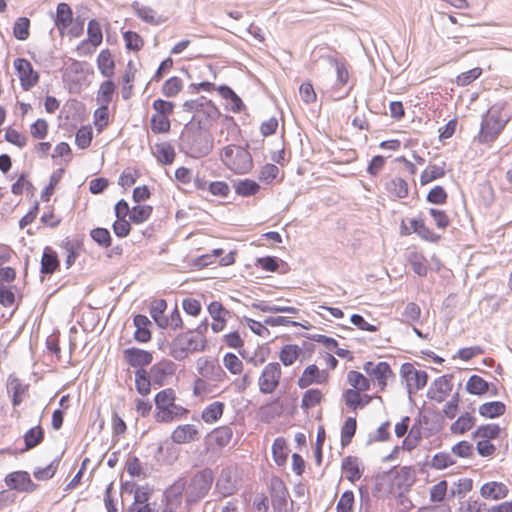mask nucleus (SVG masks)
Returning <instances> with one entry per match:
<instances>
[{
  "mask_svg": "<svg viewBox=\"0 0 512 512\" xmlns=\"http://www.w3.org/2000/svg\"><path fill=\"white\" fill-rule=\"evenodd\" d=\"M362 373L349 370L346 374L347 388L343 390L341 399L345 407L352 412L363 410L374 399L382 401L381 393L388 390L396 374L386 361H367L363 364Z\"/></svg>",
  "mask_w": 512,
  "mask_h": 512,
  "instance_id": "1",
  "label": "nucleus"
},
{
  "mask_svg": "<svg viewBox=\"0 0 512 512\" xmlns=\"http://www.w3.org/2000/svg\"><path fill=\"white\" fill-rule=\"evenodd\" d=\"M177 394L173 388H165L154 397V420L157 423L169 424L185 419L190 411L176 403Z\"/></svg>",
  "mask_w": 512,
  "mask_h": 512,
  "instance_id": "2",
  "label": "nucleus"
},
{
  "mask_svg": "<svg viewBox=\"0 0 512 512\" xmlns=\"http://www.w3.org/2000/svg\"><path fill=\"white\" fill-rule=\"evenodd\" d=\"M510 119L511 117L503 104L491 106L482 118L478 141L482 144L494 142L504 131Z\"/></svg>",
  "mask_w": 512,
  "mask_h": 512,
  "instance_id": "3",
  "label": "nucleus"
},
{
  "mask_svg": "<svg viewBox=\"0 0 512 512\" xmlns=\"http://www.w3.org/2000/svg\"><path fill=\"white\" fill-rule=\"evenodd\" d=\"M199 373L202 377H196L193 381V396L202 401L218 396L220 394L218 385L208 380V375H213L216 381H223L226 377L223 369L213 361L206 360L199 368Z\"/></svg>",
  "mask_w": 512,
  "mask_h": 512,
  "instance_id": "4",
  "label": "nucleus"
},
{
  "mask_svg": "<svg viewBox=\"0 0 512 512\" xmlns=\"http://www.w3.org/2000/svg\"><path fill=\"white\" fill-rule=\"evenodd\" d=\"M206 347V339L203 335L193 330L178 334L168 344L169 355L176 360H183L191 353L203 351Z\"/></svg>",
  "mask_w": 512,
  "mask_h": 512,
  "instance_id": "5",
  "label": "nucleus"
},
{
  "mask_svg": "<svg viewBox=\"0 0 512 512\" xmlns=\"http://www.w3.org/2000/svg\"><path fill=\"white\" fill-rule=\"evenodd\" d=\"M503 432L504 429L494 422L479 425L472 433L478 454L482 457L492 456L497 449L493 441L500 439Z\"/></svg>",
  "mask_w": 512,
  "mask_h": 512,
  "instance_id": "6",
  "label": "nucleus"
},
{
  "mask_svg": "<svg viewBox=\"0 0 512 512\" xmlns=\"http://www.w3.org/2000/svg\"><path fill=\"white\" fill-rule=\"evenodd\" d=\"M220 157L222 162L236 174L249 172L253 165L251 154L241 146L228 145L224 147Z\"/></svg>",
  "mask_w": 512,
  "mask_h": 512,
  "instance_id": "7",
  "label": "nucleus"
},
{
  "mask_svg": "<svg viewBox=\"0 0 512 512\" xmlns=\"http://www.w3.org/2000/svg\"><path fill=\"white\" fill-rule=\"evenodd\" d=\"M54 24L61 37L77 38L83 33V22L73 18L72 9L67 3L57 5Z\"/></svg>",
  "mask_w": 512,
  "mask_h": 512,
  "instance_id": "8",
  "label": "nucleus"
},
{
  "mask_svg": "<svg viewBox=\"0 0 512 512\" xmlns=\"http://www.w3.org/2000/svg\"><path fill=\"white\" fill-rule=\"evenodd\" d=\"M153 114L150 119L151 131L155 134H166L171 129L170 117L174 113L175 103L158 98L152 103Z\"/></svg>",
  "mask_w": 512,
  "mask_h": 512,
  "instance_id": "9",
  "label": "nucleus"
},
{
  "mask_svg": "<svg viewBox=\"0 0 512 512\" xmlns=\"http://www.w3.org/2000/svg\"><path fill=\"white\" fill-rule=\"evenodd\" d=\"M213 482V475L210 470H202L197 472L189 481L186 490V507L192 503H196L209 492Z\"/></svg>",
  "mask_w": 512,
  "mask_h": 512,
  "instance_id": "10",
  "label": "nucleus"
},
{
  "mask_svg": "<svg viewBox=\"0 0 512 512\" xmlns=\"http://www.w3.org/2000/svg\"><path fill=\"white\" fill-rule=\"evenodd\" d=\"M412 233L417 234L421 239L430 242L437 243L440 241L441 236L434 232L421 217L413 218L409 220V225L405 220L400 223V235L409 236Z\"/></svg>",
  "mask_w": 512,
  "mask_h": 512,
  "instance_id": "11",
  "label": "nucleus"
},
{
  "mask_svg": "<svg viewBox=\"0 0 512 512\" xmlns=\"http://www.w3.org/2000/svg\"><path fill=\"white\" fill-rule=\"evenodd\" d=\"M88 74L89 71L86 69L85 63L71 60L65 68L63 81L68 86L70 92L77 93L83 88Z\"/></svg>",
  "mask_w": 512,
  "mask_h": 512,
  "instance_id": "12",
  "label": "nucleus"
},
{
  "mask_svg": "<svg viewBox=\"0 0 512 512\" xmlns=\"http://www.w3.org/2000/svg\"><path fill=\"white\" fill-rule=\"evenodd\" d=\"M400 375L405 382L409 395L422 390L428 382V374L424 370H418L411 363H404L400 368Z\"/></svg>",
  "mask_w": 512,
  "mask_h": 512,
  "instance_id": "13",
  "label": "nucleus"
},
{
  "mask_svg": "<svg viewBox=\"0 0 512 512\" xmlns=\"http://www.w3.org/2000/svg\"><path fill=\"white\" fill-rule=\"evenodd\" d=\"M282 377V369L279 363L270 362L264 366L258 378L259 391L263 394H272L276 391Z\"/></svg>",
  "mask_w": 512,
  "mask_h": 512,
  "instance_id": "14",
  "label": "nucleus"
},
{
  "mask_svg": "<svg viewBox=\"0 0 512 512\" xmlns=\"http://www.w3.org/2000/svg\"><path fill=\"white\" fill-rule=\"evenodd\" d=\"M219 109L211 102L200 104L193 115V121L197 123L199 131L206 132L213 128L220 119Z\"/></svg>",
  "mask_w": 512,
  "mask_h": 512,
  "instance_id": "15",
  "label": "nucleus"
},
{
  "mask_svg": "<svg viewBox=\"0 0 512 512\" xmlns=\"http://www.w3.org/2000/svg\"><path fill=\"white\" fill-rule=\"evenodd\" d=\"M382 186L384 195L391 201H398L409 196V183L401 176L386 175L382 181Z\"/></svg>",
  "mask_w": 512,
  "mask_h": 512,
  "instance_id": "16",
  "label": "nucleus"
},
{
  "mask_svg": "<svg viewBox=\"0 0 512 512\" xmlns=\"http://www.w3.org/2000/svg\"><path fill=\"white\" fill-rule=\"evenodd\" d=\"M13 67L23 90L29 91L38 84L40 75L38 71L33 68L29 60L20 57L16 58L13 61Z\"/></svg>",
  "mask_w": 512,
  "mask_h": 512,
  "instance_id": "17",
  "label": "nucleus"
},
{
  "mask_svg": "<svg viewBox=\"0 0 512 512\" xmlns=\"http://www.w3.org/2000/svg\"><path fill=\"white\" fill-rule=\"evenodd\" d=\"M391 473L390 493L409 492L415 482V469L411 466H402Z\"/></svg>",
  "mask_w": 512,
  "mask_h": 512,
  "instance_id": "18",
  "label": "nucleus"
},
{
  "mask_svg": "<svg viewBox=\"0 0 512 512\" xmlns=\"http://www.w3.org/2000/svg\"><path fill=\"white\" fill-rule=\"evenodd\" d=\"M114 212L116 216V220L112 225L114 234L119 238L127 237L132 229L131 224H133L130 219L127 220L130 212V207L127 201L124 199L119 200L115 204Z\"/></svg>",
  "mask_w": 512,
  "mask_h": 512,
  "instance_id": "19",
  "label": "nucleus"
},
{
  "mask_svg": "<svg viewBox=\"0 0 512 512\" xmlns=\"http://www.w3.org/2000/svg\"><path fill=\"white\" fill-rule=\"evenodd\" d=\"M330 375L326 370H320L317 365L310 364L303 370L301 376L297 380V385L301 389H305L312 384H327Z\"/></svg>",
  "mask_w": 512,
  "mask_h": 512,
  "instance_id": "20",
  "label": "nucleus"
},
{
  "mask_svg": "<svg viewBox=\"0 0 512 512\" xmlns=\"http://www.w3.org/2000/svg\"><path fill=\"white\" fill-rule=\"evenodd\" d=\"M201 437L199 428L194 424H179L170 434V439L174 444L186 445L197 442Z\"/></svg>",
  "mask_w": 512,
  "mask_h": 512,
  "instance_id": "21",
  "label": "nucleus"
},
{
  "mask_svg": "<svg viewBox=\"0 0 512 512\" xmlns=\"http://www.w3.org/2000/svg\"><path fill=\"white\" fill-rule=\"evenodd\" d=\"M5 484L12 490L19 492L32 493L38 485L35 484L29 473L26 471H14L6 475Z\"/></svg>",
  "mask_w": 512,
  "mask_h": 512,
  "instance_id": "22",
  "label": "nucleus"
},
{
  "mask_svg": "<svg viewBox=\"0 0 512 512\" xmlns=\"http://www.w3.org/2000/svg\"><path fill=\"white\" fill-rule=\"evenodd\" d=\"M189 149L194 157L208 155L213 149V139L211 135L202 131L193 132L189 138Z\"/></svg>",
  "mask_w": 512,
  "mask_h": 512,
  "instance_id": "23",
  "label": "nucleus"
},
{
  "mask_svg": "<svg viewBox=\"0 0 512 512\" xmlns=\"http://www.w3.org/2000/svg\"><path fill=\"white\" fill-rule=\"evenodd\" d=\"M452 388L451 376L443 375L433 381L428 389L427 396L429 399L441 403L452 391Z\"/></svg>",
  "mask_w": 512,
  "mask_h": 512,
  "instance_id": "24",
  "label": "nucleus"
},
{
  "mask_svg": "<svg viewBox=\"0 0 512 512\" xmlns=\"http://www.w3.org/2000/svg\"><path fill=\"white\" fill-rule=\"evenodd\" d=\"M212 318L211 329L214 333L222 332L227 325L229 311L220 301H212L207 307Z\"/></svg>",
  "mask_w": 512,
  "mask_h": 512,
  "instance_id": "25",
  "label": "nucleus"
},
{
  "mask_svg": "<svg viewBox=\"0 0 512 512\" xmlns=\"http://www.w3.org/2000/svg\"><path fill=\"white\" fill-rule=\"evenodd\" d=\"M123 356L128 365L133 368L143 369V367L150 365L153 361L151 352L136 347L125 349Z\"/></svg>",
  "mask_w": 512,
  "mask_h": 512,
  "instance_id": "26",
  "label": "nucleus"
},
{
  "mask_svg": "<svg viewBox=\"0 0 512 512\" xmlns=\"http://www.w3.org/2000/svg\"><path fill=\"white\" fill-rule=\"evenodd\" d=\"M233 436L232 429L229 426H219L208 434V449L218 450L227 446Z\"/></svg>",
  "mask_w": 512,
  "mask_h": 512,
  "instance_id": "27",
  "label": "nucleus"
},
{
  "mask_svg": "<svg viewBox=\"0 0 512 512\" xmlns=\"http://www.w3.org/2000/svg\"><path fill=\"white\" fill-rule=\"evenodd\" d=\"M175 373V364L169 360H163L155 363L150 369V375L154 382L159 386L164 385L166 380Z\"/></svg>",
  "mask_w": 512,
  "mask_h": 512,
  "instance_id": "28",
  "label": "nucleus"
},
{
  "mask_svg": "<svg viewBox=\"0 0 512 512\" xmlns=\"http://www.w3.org/2000/svg\"><path fill=\"white\" fill-rule=\"evenodd\" d=\"M509 493L508 486L503 482L490 481L484 483L480 488V495L487 500H502Z\"/></svg>",
  "mask_w": 512,
  "mask_h": 512,
  "instance_id": "29",
  "label": "nucleus"
},
{
  "mask_svg": "<svg viewBox=\"0 0 512 512\" xmlns=\"http://www.w3.org/2000/svg\"><path fill=\"white\" fill-rule=\"evenodd\" d=\"M96 65L100 74L107 78H113L116 70V62L112 52L106 48L99 52L96 58Z\"/></svg>",
  "mask_w": 512,
  "mask_h": 512,
  "instance_id": "30",
  "label": "nucleus"
},
{
  "mask_svg": "<svg viewBox=\"0 0 512 512\" xmlns=\"http://www.w3.org/2000/svg\"><path fill=\"white\" fill-rule=\"evenodd\" d=\"M446 162H442L441 164L430 163L426 166V168L420 174V185L425 186L433 181L438 179H442L445 177L447 169Z\"/></svg>",
  "mask_w": 512,
  "mask_h": 512,
  "instance_id": "31",
  "label": "nucleus"
},
{
  "mask_svg": "<svg viewBox=\"0 0 512 512\" xmlns=\"http://www.w3.org/2000/svg\"><path fill=\"white\" fill-rule=\"evenodd\" d=\"M506 411V404L502 401L484 402L478 407V413L484 419L500 418Z\"/></svg>",
  "mask_w": 512,
  "mask_h": 512,
  "instance_id": "32",
  "label": "nucleus"
},
{
  "mask_svg": "<svg viewBox=\"0 0 512 512\" xmlns=\"http://www.w3.org/2000/svg\"><path fill=\"white\" fill-rule=\"evenodd\" d=\"M60 267V261L56 251L50 246H46L43 249L41 257V273L51 275L55 273Z\"/></svg>",
  "mask_w": 512,
  "mask_h": 512,
  "instance_id": "33",
  "label": "nucleus"
},
{
  "mask_svg": "<svg viewBox=\"0 0 512 512\" xmlns=\"http://www.w3.org/2000/svg\"><path fill=\"white\" fill-rule=\"evenodd\" d=\"M341 468L345 478L352 483L359 480L362 476L359 459L355 456L345 457Z\"/></svg>",
  "mask_w": 512,
  "mask_h": 512,
  "instance_id": "34",
  "label": "nucleus"
},
{
  "mask_svg": "<svg viewBox=\"0 0 512 512\" xmlns=\"http://www.w3.org/2000/svg\"><path fill=\"white\" fill-rule=\"evenodd\" d=\"M134 325L136 330L134 332V338L136 341L141 343H147L151 340V331L149 326L151 324L147 316L138 314L134 317Z\"/></svg>",
  "mask_w": 512,
  "mask_h": 512,
  "instance_id": "35",
  "label": "nucleus"
},
{
  "mask_svg": "<svg viewBox=\"0 0 512 512\" xmlns=\"http://www.w3.org/2000/svg\"><path fill=\"white\" fill-rule=\"evenodd\" d=\"M476 424L475 417L465 412L461 414L450 426V432L453 435H463L470 431Z\"/></svg>",
  "mask_w": 512,
  "mask_h": 512,
  "instance_id": "36",
  "label": "nucleus"
},
{
  "mask_svg": "<svg viewBox=\"0 0 512 512\" xmlns=\"http://www.w3.org/2000/svg\"><path fill=\"white\" fill-rule=\"evenodd\" d=\"M225 404L221 401H214L208 404L201 412V419L206 424H213L223 416Z\"/></svg>",
  "mask_w": 512,
  "mask_h": 512,
  "instance_id": "37",
  "label": "nucleus"
},
{
  "mask_svg": "<svg viewBox=\"0 0 512 512\" xmlns=\"http://www.w3.org/2000/svg\"><path fill=\"white\" fill-rule=\"evenodd\" d=\"M116 84L112 78H107L99 85L96 94V101L98 104L109 105L114 95L116 94Z\"/></svg>",
  "mask_w": 512,
  "mask_h": 512,
  "instance_id": "38",
  "label": "nucleus"
},
{
  "mask_svg": "<svg viewBox=\"0 0 512 512\" xmlns=\"http://www.w3.org/2000/svg\"><path fill=\"white\" fill-rule=\"evenodd\" d=\"M153 155L161 164L169 165L173 163L176 153L170 143L160 142L154 145Z\"/></svg>",
  "mask_w": 512,
  "mask_h": 512,
  "instance_id": "39",
  "label": "nucleus"
},
{
  "mask_svg": "<svg viewBox=\"0 0 512 512\" xmlns=\"http://www.w3.org/2000/svg\"><path fill=\"white\" fill-rule=\"evenodd\" d=\"M153 212V207L147 204L137 203L132 208H130V212L128 217L130 221L139 225L149 220Z\"/></svg>",
  "mask_w": 512,
  "mask_h": 512,
  "instance_id": "40",
  "label": "nucleus"
},
{
  "mask_svg": "<svg viewBox=\"0 0 512 512\" xmlns=\"http://www.w3.org/2000/svg\"><path fill=\"white\" fill-rule=\"evenodd\" d=\"M413 271L419 276H426L428 273V262L424 254L416 249L411 251L407 258Z\"/></svg>",
  "mask_w": 512,
  "mask_h": 512,
  "instance_id": "41",
  "label": "nucleus"
},
{
  "mask_svg": "<svg viewBox=\"0 0 512 512\" xmlns=\"http://www.w3.org/2000/svg\"><path fill=\"white\" fill-rule=\"evenodd\" d=\"M272 457L278 466H283L288 457V445L283 437H278L272 444Z\"/></svg>",
  "mask_w": 512,
  "mask_h": 512,
  "instance_id": "42",
  "label": "nucleus"
},
{
  "mask_svg": "<svg viewBox=\"0 0 512 512\" xmlns=\"http://www.w3.org/2000/svg\"><path fill=\"white\" fill-rule=\"evenodd\" d=\"M466 391L472 395L482 396L489 392V383L478 375H472L466 382Z\"/></svg>",
  "mask_w": 512,
  "mask_h": 512,
  "instance_id": "43",
  "label": "nucleus"
},
{
  "mask_svg": "<svg viewBox=\"0 0 512 512\" xmlns=\"http://www.w3.org/2000/svg\"><path fill=\"white\" fill-rule=\"evenodd\" d=\"M357 430V420L355 417H347L341 427L340 443L342 447L348 446Z\"/></svg>",
  "mask_w": 512,
  "mask_h": 512,
  "instance_id": "44",
  "label": "nucleus"
},
{
  "mask_svg": "<svg viewBox=\"0 0 512 512\" xmlns=\"http://www.w3.org/2000/svg\"><path fill=\"white\" fill-rule=\"evenodd\" d=\"M302 350L296 344H286L279 352V359L285 366L293 365L299 358Z\"/></svg>",
  "mask_w": 512,
  "mask_h": 512,
  "instance_id": "45",
  "label": "nucleus"
},
{
  "mask_svg": "<svg viewBox=\"0 0 512 512\" xmlns=\"http://www.w3.org/2000/svg\"><path fill=\"white\" fill-rule=\"evenodd\" d=\"M182 89V79L178 76H172L163 83L161 87V93L166 98H174L182 91Z\"/></svg>",
  "mask_w": 512,
  "mask_h": 512,
  "instance_id": "46",
  "label": "nucleus"
},
{
  "mask_svg": "<svg viewBox=\"0 0 512 512\" xmlns=\"http://www.w3.org/2000/svg\"><path fill=\"white\" fill-rule=\"evenodd\" d=\"M137 69L135 67V64L132 60H129L126 65V70L124 74L122 75V82H123V97L128 98L132 88H133V82L136 77Z\"/></svg>",
  "mask_w": 512,
  "mask_h": 512,
  "instance_id": "47",
  "label": "nucleus"
},
{
  "mask_svg": "<svg viewBox=\"0 0 512 512\" xmlns=\"http://www.w3.org/2000/svg\"><path fill=\"white\" fill-rule=\"evenodd\" d=\"M166 498V504L161 512H190V507H182L181 493L173 494L172 491H169Z\"/></svg>",
  "mask_w": 512,
  "mask_h": 512,
  "instance_id": "48",
  "label": "nucleus"
},
{
  "mask_svg": "<svg viewBox=\"0 0 512 512\" xmlns=\"http://www.w3.org/2000/svg\"><path fill=\"white\" fill-rule=\"evenodd\" d=\"M44 439V430L40 425L32 427L24 434L25 450L33 449Z\"/></svg>",
  "mask_w": 512,
  "mask_h": 512,
  "instance_id": "49",
  "label": "nucleus"
},
{
  "mask_svg": "<svg viewBox=\"0 0 512 512\" xmlns=\"http://www.w3.org/2000/svg\"><path fill=\"white\" fill-rule=\"evenodd\" d=\"M448 495V482L440 480L429 488V500L431 503H441Z\"/></svg>",
  "mask_w": 512,
  "mask_h": 512,
  "instance_id": "50",
  "label": "nucleus"
},
{
  "mask_svg": "<svg viewBox=\"0 0 512 512\" xmlns=\"http://www.w3.org/2000/svg\"><path fill=\"white\" fill-rule=\"evenodd\" d=\"M110 122V113L108 105L100 104V106L93 113V123L100 133L102 132Z\"/></svg>",
  "mask_w": 512,
  "mask_h": 512,
  "instance_id": "51",
  "label": "nucleus"
},
{
  "mask_svg": "<svg viewBox=\"0 0 512 512\" xmlns=\"http://www.w3.org/2000/svg\"><path fill=\"white\" fill-rule=\"evenodd\" d=\"M323 400V393L321 390L312 388L308 389L302 397L301 407L305 410L314 408L319 405Z\"/></svg>",
  "mask_w": 512,
  "mask_h": 512,
  "instance_id": "52",
  "label": "nucleus"
},
{
  "mask_svg": "<svg viewBox=\"0 0 512 512\" xmlns=\"http://www.w3.org/2000/svg\"><path fill=\"white\" fill-rule=\"evenodd\" d=\"M135 388L142 396H147L151 392V381L148 377L147 371L138 369L135 372Z\"/></svg>",
  "mask_w": 512,
  "mask_h": 512,
  "instance_id": "53",
  "label": "nucleus"
},
{
  "mask_svg": "<svg viewBox=\"0 0 512 512\" xmlns=\"http://www.w3.org/2000/svg\"><path fill=\"white\" fill-rule=\"evenodd\" d=\"M8 389L12 392V404L18 406L23 401L27 387L18 378H11L8 382Z\"/></svg>",
  "mask_w": 512,
  "mask_h": 512,
  "instance_id": "54",
  "label": "nucleus"
},
{
  "mask_svg": "<svg viewBox=\"0 0 512 512\" xmlns=\"http://www.w3.org/2000/svg\"><path fill=\"white\" fill-rule=\"evenodd\" d=\"M223 365L232 375H240L244 370L242 360L234 353H226L223 356Z\"/></svg>",
  "mask_w": 512,
  "mask_h": 512,
  "instance_id": "55",
  "label": "nucleus"
},
{
  "mask_svg": "<svg viewBox=\"0 0 512 512\" xmlns=\"http://www.w3.org/2000/svg\"><path fill=\"white\" fill-rule=\"evenodd\" d=\"M93 140V130L91 125L80 127L75 135V144L80 149H86L91 145Z\"/></svg>",
  "mask_w": 512,
  "mask_h": 512,
  "instance_id": "56",
  "label": "nucleus"
},
{
  "mask_svg": "<svg viewBox=\"0 0 512 512\" xmlns=\"http://www.w3.org/2000/svg\"><path fill=\"white\" fill-rule=\"evenodd\" d=\"M184 326L182 316L177 306L171 311L169 316H165L162 322L159 324L160 328L178 330Z\"/></svg>",
  "mask_w": 512,
  "mask_h": 512,
  "instance_id": "57",
  "label": "nucleus"
},
{
  "mask_svg": "<svg viewBox=\"0 0 512 512\" xmlns=\"http://www.w3.org/2000/svg\"><path fill=\"white\" fill-rule=\"evenodd\" d=\"M125 47L129 51L139 52L144 47V39L134 31H126L123 33Z\"/></svg>",
  "mask_w": 512,
  "mask_h": 512,
  "instance_id": "58",
  "label": "nucleus"
},
{
  "mask_svg": "<svg viewBox=\"0 0 512 512\" xmlns=\"http://www.w3.org/2000/svg\"><path fill=\"white\" fill-rule=\"evenodd\" d=\"M135 13L138 18L151 25H158L165 21V19H163L160 15L156 13V11H154L150 7H139L135 9Z\"/></svg>",
  "mask_w": 512,
  "mask_h": 512,
  "instance_id": "59",
  "label": "nucleus"
},
{
  "mask_svg": "<svg viewBox=\"0 0 512 512\" xmlns=\"http://www.w3.org/2000/svg\"><path fill=\"white\" fill-rule=\"evenodd\" d=\"M103 40V34L99 23L96 20H91L87 28V42L94 48L98 47Z\"/></svg>",
  "mask_w": 512,
  "mask_h": 512,
  "instance_id": "60",
  "label": "nucleus"
},
{
  "mask_svg": "<svg viewBox=\"0 0 512 512\" xmlns=\"http://www.w3.org/2000/svg\"><path fill=\"white\" fill-rule=\"evenodd\" d=\"M456 464V460L447 452L436 453L431 459V466L436 470H444Z\"/></svg>",
  "mask_w": 512,
  "mask_h": 512,
  "instance_id": "61",
  "label": "nucleus"
},
{
  "mask_svg": "<svg viewBox=\"0 0 512 512\" xmlns=\"http://www.w3.org/2000/svg\"><path fill=\"white\" fill-rule=\"evenodd\" d=\"M30 21L26 17H20L13 26V35L16 39L24 41L30 35Z\"/></svg>",
  "mask_w": 512,
  "mask_h": 512,
  "instance_id": "62",
  "label": "nucleus"
},
{
  "mask_svg": "<svg viewBox=\"0 0 512 512\" xmlns=\"http://www.w3.org/2000/svg\"><path fill=\"white\" fill-rule=\"evenodd\" d=\"M448 193L440 185L431 188L426 196L427 202L435 205H444L447 202Z\"/></svg>",
  "mask_w": 512,
  "mask_h": 512,
  "instance_id": "63",
  "label": "nucleus"
},
{
  "mask_svg": "<svg viewBox=\"0 0 512 512\" xmlns=\"http://www.w3.org/2000/svg\"><path fill=\"white\" fill-rule=\"evenodd\" d=\"M355 498L351 490H347L340 496L337 505V512H354Z\"/></svg>",
  "mask_w": 512,
  "mask_h": 512,
  "instance_id": "64",
  "label": "nucleus"
}]
</instances>
